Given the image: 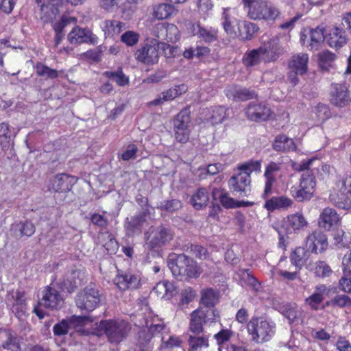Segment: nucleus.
<instances>
[{"instance_id": "nucleus-22", "label": "nucleus", "mask_w": 351, "mask_h": 351, "mask_svg": "<svg viewBox=\"0 0 351 351\" xmlns=\"http://www.w3.org/2000/svg\"><path fill=\"white\" fill-rule=\"evenodd\" d=\"M250 182L251 179L249 176L239 173L230 178L228 184L234 191L239 193L240 196L245 197L250 193Z\"/></svg>"}, {"instance_id": "nucleus-51", "label": "nucleus", "mask_w": 351, "mask_h": 351, "mask_svg": "<svg viewBox=\"0 0 351 351\" xmlns=\"http://www.w3.org/2000/svg\"><path fill=\"white\" fill-rule=\"evenodd\" d=\"M262 59V53L261 48L251 50L243 56V63L246 66H253L257 65Z\"/></svg>"}, {"instance_id": "nucleus-61", "label": "nucleus", "mask_w": 351, "mask_h": 351, "mask_svg": "<svg viewBox=\"0 0 351 351\" xmlns=\"http://www.w3.org/2000/svg\"><path fill=\"white\" fill-rule=\"evenodd\" d=\"M240 276L242 285H248L252 287L255 290L258 289L259 284L258 281L247 270L241 271Z\"/></svg>"}, {"instance_id": "nucleus-45", "label": "nucleus", "mask_w": 351, "mask_h": 351, "mask_svg": "<svg viewBox=\"0 0 351 351\" xmlns=\"http://www.w3.org/2000/svg\"><path fill=\"white\" fill-rule=\"evenodd\" d=\"M0 145L3 149H8L12 145V136L6 123L0 124Z\"/></svg>"}, {"instance_id": "nucleus-62", "label": "nucleus", "mask_w": 351, "mask_h": 351, "mask_svg": "<svg viewBox=\"0 0 351 351\" xmlns=\"http://www.w3.org/2000/svg\"><path fill=\"white\" fill-rule=\"evenodd\" d=\"M140 36L134 31H126L121 36V40L127 46L135 45L139 40Z\"/></svg>"}, {"instance_id": "nucleus-29", "label": "nucleus", "mask_w": 351, "mask_h": 351, "mask_svg": "<svg viewBox=\"0 0 351 351\" xmlns=\"http://www.w3.org/2000/svg\"><path fill=\"white\" fill-rule=\"evenodd\" d=\"M212 195L215 200H219L226 208H238L245 204L244 202H237L230 197L223 189L215 188L212 191Z\"/></svg>"}, {"instance_id": "nucleus-25", "label": "nucleus", "mask_w": 351, "mask_h": 351, "mask_svg": "<svg viewBox=\"0 0 351 351\" xmlns=\"http://www.w3.org/2000/svg\"><path fill=\"white\" fill-rule=\"evenodd\" d=\"M95 35L88 29L75 27L68 34V40L71 44H80L83 43H94Z\"/></svg>"}, {"instance_id": "nucleus-32", "label": "nucleus", "mask_w": 351, "mask_h": 351, "mask_svg": "<svg viewBox=\"0 0 351 351\" xmlns=\"http://www.w3.org/2000/svg\"><path fill=\"white\" fill-rule=\"evenodd\" d=\"M73 178L66 173L55 176L52 182V189L56 192L64 193L71 189Z\"/></svg>"}, {"instance_id": "nucleus-20", "label": "nucleus", "mask_w": 351, "mask_h": 351, "mask_svg": "<svg viewBox=\"0 0 351 351\" xmlns=\"http://www.w3.org/2000/svg\"><path fill=\"white\" fill-rule=\"evenodd\" d=\"M330 102L339 108H343L350 104L351 98L345 85L337 84L333 86L330 93Z\"/></svg>"}, {"instance_id": "nucleus-14", "label": "nucleus", "mask_w": 351, "mask_h": 351, "mask_svg": "<svg viewBox=\"0 0 351 351\" xmlns=\"http://www.w3.org/2000/svg\"><path fill=\"white\" fill-rule=\"evenodd\" d=\"M61 0H43L40 5V18L44 23H53L59 14Z\"/></svg>"}, {"instance_id": "nucleus-16", "label": "nucleus", "mask_w": 351, "mask_h": 351, "mask_svg": "<svg viewBox=\"0 0 351 351\" xmlns=\"http://www.w3.org/2000/svg\"><path fill=\"white\" fill-rule=\"evenodd\" d=\"M141 276L132 272L119 273L114 279V282L119 289H136L141 286Z\"/></svg>"}, {"instance_id": "nucleus-55", "label": "nucleus", "mask_w": 351, "mask_h": 351, "mask_svg": "<svg viewBox=\"0 0 351 351\" xmlns=\"http://www.w3.org/2000/svg\"><path fill=\"white\" fill-rule=\"evenodd\" d=\"M261 168V162L259 161H249L237 167L239 173L243 175H247L250 177L252 172L259 170Z\"/></svg>"}, {"instance_id": "nucleus-4", "label": "nucleus", "mask_w": 351, "mask_h": 351, "mask_svg": "<svg viewBox=\"0 0 351 351\" xmlns=\"http://www.w3.org/2000/svg\"><path fill=\"white\" fill-rule=\"evenodd\" d=\"M99 328L107 337L111 343H119L128 335L130 326L123 320H105L101 321Z\"/></svg>"}, {"instance_id": "nucleus-24", "label": "nucleus", "mask_w": 351, "mask_h": 351, "mask_svg": "<svg viewBox=\"0 0 351 351\" xmlns=\"http://www.w3.org/2000/svg\"><path fill=\"white\" fill-rule=\"evenodd\" d=\"M225 94L229 99L234 101H246L256 97V93L254 91L237 86L227 87Z\"/></svg>"}, {"instance_id": "nucleus-31", "label": "nucleus", "mask_w": 351, "mask_h": 351, "mask_svg": "<svg viewBox=\"0 0 351 351\" xmlns=\"http://www.w3.org/2000/svg\"><path fill=\"white\" fill-rule=\"evenodd\" d=\"M293 204V201L285 196L272 197L267 199L264 207L268 211H274V210L287 209Z\"/></svg>"}, {"instance_id": "nucleus-30", "label": "nucleus", "mask_w": 351, "mask_h": 351, "mask_svg": "<svg viewBox=\"0 0 351 351\" xmlns=\"http://www.w3.org/2000/svg\"><path fill=\"white\" fill-rule=\"evenodd\" d=\"M12 302L10 303L12 311L17 317L24 315L26 312V302L23 292L17 291L15 294L12 295ZM9 302H11L10 298H8Z\"/></svg>"}, {"instance_id": "nucleus-50", "label": "nucleus", "mask_w": 351, "mask_h": 351, "mask_svg": "<svg viewBox=\"0 0 351 351\" xmlns=\"http://www.w3.org/2000/svg\"><path fill=\"white\" fill-rule=\"evenodd\" d=\"M309 37L311 40L310 45L311 49H317L318 45L326 40V37L324 36V29L317 27L315 29H311L309 32Z\"/></svg>"}, {"instance_id": "nucleus-10", "label": "nucleus", "mask_w": 351, "mask_h": 351, "mask_svg": "<svg viewBox=\"0 0 351 351\" xmlns=\"http://www.w3.org/2000/svg\"><path fill=\"white\" fill-rule=\"evenodd\" d=\"M100 301L101 294L99 290L89 286L77 294L76 305L82 310L92 311L99 305Z\"/></svg>"}, {"instance_id": "nucleus-58", "label": "nucleus", "mask_w": 351, "mask_h": 351, "mask_svg": "<svg viewBox=\"0 0 351 351\" xmlns=\"http://www.w3.org/2000/svg\"><path fill=\"white\" fill-rule=\"evenodd\" d=\"M36 70L38 75L46 79H54L58 76V73L56 70L52 69L40 63L36 65Z\"/></svg>"}, {"instance_id": "nucleus-13", "label": "nucleus", "mask_w": 351, "mask_h": 351, "mask_svg": "<svg viewBox=\"0 0 351 351\" xmlns=\"http://www.w3.org/2000/svg\"><path fill=\"white\" fill-rule=\"evenodd\" d=\"M306 247L313 253H321L324 252L328 245L326 234L321 230H314L306 238Z\"/></svg>"}, {"instance_id": "nucleus-19", "label": "nucleus", "mask_w": 351, "mask_h": 351, "mask_svg": "<svg viewBox=\"0 0 351 351\" xmlns=\"http://www.w3.org/2000/svg\"><path fill=\"white\" fill-rule=\"evenodd\" d=\"M282 169L280 162H270L265 167L264 177L265 178L264 191L262 197L266 199L271 193L276 182L275 174Z\"/></svg>"}, {"instance_id": "nucleus-39", "label": "nucleus", "mask_w": 351, "mask_h": 351, "mask_svg": "<svg viewBox=\"0 0 351 351\" xmlns=\"http://www.w3.org/2000/svg\"><path fill=\"white\" fill-rule=\"evenodd\" d=\"M202 308H199L191 313L189 324V329L191 332L199 334L202 331V324L204 323V320L202 317Z\"/></svg>"}, {"instance_id": "nucleus-3", "label": "nucleus", "mask_w": 351, "mask_h": 351, "mask_svg": "<svg viewBox=\"0 0 351 351\" xmlns=\"http://www.w3.org/2000/svg\"><path fill=\"white\" fill-rule=\"evenodd\" d=\"M275 324L263 318L252 317L247 324L252 341L261 343L269 341L275 333Z\"/></svg>"}, {"instance_id": "nucleus-38", "label": "nucleus", "mask_w": 351, "mask_h": 351, "mask_svg": "<svg viewBox=\"0 0 351 351\" xmlns=\"http://www.w3.org/2000/svg\"><path fill=\"white\" fill-rule=\"evenodd\" d=\"M99 242L106 248L108 253L114 254L118 250V243L109 232H101L98 236Z\"/></svg>"}, {"instance_id": "nucleus-63", "label": "nucleus", "mask_w": 351, "mask_h": 351, "mask_svg": "<svg viewBox=\"0 0 351 351\" xmlns=\"http://www.w3.org/2000/svg\"><path fill=\"white\" fill-rule=\"evenodd\" d=\"M300 313V311L295 304H287L285 307L284 315L289 322H294Z\"/></svg>"}, {"instance_id": "nucleus-9", "label": "nucleus", "mask_w": 351, "mask_h": 351, "mask_svg": "<svg viewBox=\"0 0 351 351\" xmlns=\"http://www.w3.org/2000/svg\"><path fill=\"white\" fill-rule=\"evenodd\" d=\"M135 59L145 65H154L158 62V41L156 39L147 40L134 53Z\"/></svg>"}, {"instance_id": "nucleus-27", "label": "nucleus", "mask_w": 351, "mask_h": 351, "mask_svg": "<svg viewBox=\"0 0 351 351\" xmlns=\"http://www.w3.org/2000/svg\"><path fill=\"white\" fill-rule=\"evenodd\" d=\"M339 221V215L332 208L326 207L321 213L318 224L319 226L326 230H329L332 226L336 225Z\"/></svg>"}, {"instance_id": "nucleus-56", "label": "nucleus", "mask_w": 351, "mask_h": 351, "mask_svg": "<svg viewBox=\"0 0 351 351\" xmlns=\"http://www.w3.org/2000/svg\"><path fill=\"white\" fill-rule=\"evenodd\" d=\"M14 228L19 232V236L31 237L35 232L34 224L29 221L20 222L15 225Z\"/></svg>"}, {"instance_id": "nucleus-23", "label": "nucleus", "mask_w": 351, "mask_h": 351, "mask_svg": "<svg viewBox=\"0 0 351 351\" xmlns=\"http://www.w3.org/2000/svg\"><path fill=\"white\" fill-rule=\"evenodd\" d=\"M147 216L146 212H141L130 218H127L125 228L128 234L134 235L141 234L143 224L146 221Z\"/></svg>"}, {"instance_id": "nucleus-12", "label": "nucleus", "mask_w": 351, "mask_h": 351, "mask_svg": "<svg viewBox=\"0 0 351 351\" xmlns=\"http://www.w3.org/2000/svg\"><path fill=\"white\" fill-rule=\"evenodd\" d=\"M283 36L278 34L273 36L267 43L261 46L262 60L265 62H274L284 53L281 38Z\"/></svg>"}, {"instance_id": "nucleus-37", "label": "nucleus", "mask_w": 351, "mask_h": 351, "mask_svg": "<svg viewBox=\"0 0 351 351\" xmlns=\"http://www.w3.org/2000/svg\"><path fill=\"white\" fill-rule=\"evenodd\" d=\"M219 300V293L213 289H206L201 292L200 304L206 308H214Z\"/></svg>"}, {"instance_id": "nucleus-49", "label": "nucleus", "mask_w": 351, "mask_h": 351, "mask_svg": "<svg viewBox=\"0 0 351 351\" xmlns=\"http://www.w3.org/2000/svg\"><path fill=\"white\" fill-rule=\"evenodd\" d=\"M103 75L114 81L120 86H123L129 82L128 77L123 73L122 69L120 68L116 71H105Z\"/></svg>"}, {"instance_id": "nucleus-11", "label": "nucleus", "mask_w": 351, "mask_h": 351, "mask_svg": "<svg viewBox=\"0 0 351 351\" xmlns=\"http://www.w3.org/2000/svg\"><path fill=\"white\" fill-rule=\"evenodd\" d=\"M336 293V288L324 284L316 285L313 293L304 300V304L313 311L321 310L325 298Z\"/></svg>"}, {"instance_id": "nucleus-6", "label": "nucleus", "mask_w": 351, "mask_h": 351, "mask_svg": "<svg viewBox=\"0 0 351 351\" xmlns=\"http://www.w3.org/2000/svg\"><path fill=\"white\" fill-rule=\"evenodd\" d=\"M315 185L314 173L304 172L300 180L299 185L293 186L291 192L296 200L304 202L310 199L313 197Z\"/></svg>"}, {"instance_id": "nucleus-1", "label": "nucleus", "mask_w": 351, "mask_h": 351, "mask_svg": "<svg viewBox=\"0 0 351 351\" xmlns=\"http://www.w3.org/2000/svg\"><path fill=\"white\" fill-rule=\"evenodd\" d=\"M245 8L247 9V16L252 20L274 21L280 16L278 7L265 0H241Z\"/></svg>"}, {"instance_id": "nucleus-59", "label": "nucleus", "mask_w": 351, "mask_h": 351, "mask_svg": "<svg viewBox=\"0 0 351 351\" xmlns=\"http://www.w3.org/2000/svg\"><path fill=\"white\" fill-rule=\"evenodd\" d=\"M336 186L338 190L343 191L351 195V173H346L339 176Z\"/></svg>"}, {"instance_id": "nucleus-34", "label": "nucleus", "mask_w": 351, "mask_h": 351, "mask_svg": "<svg viewBox=\"0 0 351 351\" xmlns=\"http://www.w3.org/2000/svg\"><path fill=\"white\" fill-rule=\"evenodd\" d=\"M334 189L329 195L330 201L339 208L348 210L351 208V201L348 193L343 191Z\"/></svg>"}, {"instance_id": "nucleus-2", "label": "nucleus", "mask_w": 351, "mask_h": 351, "mask_svg": "<svg viewBox=\"0 0 351 351\" xmlns=\"http://www.w3.org/2000/svg\"><path fill=\"white\" fill-rule=\"evenodd\" d=\"M168 267L173 275L179 279L189 280L198 278L202 272L197 263L189 256L180 254L169 259Z\"/></svg>"}, {"instance_id": "nucleus-7", "label": "nucleus", "mask_w": 351, "mask_h": 351, "mask_svg": "<svg viewBox=\"0 0 351 351\" xmlns=\"http://www.w3.org/2000/svg\"><path fill=\"white\" fill-rule=\"evenodd\" d=\"M145 235V245L150 250L164 246L173 239L171 231L163 226L151 227Z\"/></svg>"}, {"instance_id": "nucleus-43", "label": "nucleus", "mask_w": 351, "mask_h": 351, "mask_svg": "<svg viewBox=\"0 0 351 351\" xmlns=\"http://www.w3.org/2000/svg\"><path fill=\"white\" fill-rule=\"evenodd\" d=\"M290 258L294 266L301 269L307 259V251L303 247H297L291 254Z\"/></svg>"}, {"instance_id": "nucleus-64", "label": "nucleus", "mask_w": 351, "mask_h": 351, "mask_svg": "<svg viewBox=\"0 0 351 351\" xmlns=\"http://www.w3.org/2000/svg\"><path fill=\"white\" fill-rule=\"evenodd\" d=\"M182 207V203L178 199H171L164 201L160 203V208L161 210L168 212H174Z\"/></svg>"}, {"instance_id": "nucleus-5", "label": "nucleus", "mask_w": 351, "mask_h": 351, "mask_svg": "<svg viewBox=\"0 0 351 351\" xmlns=\"http://www.w3.org/2000/svg\"><path fill=\"white\" fill-rule=\"evenodd\" d=\"M64 304V299L59 292L54 288L46 287L42 292V298L38 303L34 306L33 313H34L40 319L45 316V313L40 309L43 306L50 310H57L60 308Z\"/></svg>"}, {"instance_id": "nucleus-44", "label": "nucleus", "mask_w": 351, "mask_h": 351, "mask_svg": "<svg viewBox=\"0 0 351 351\" xmlns=\"http://www.w3.org/2000/svg\"><path fill=\"white\" fill-rule=\"evenodd\" d=\"M200 333H195L189 338V343L190 348L193 351H196L202 348H207L208 346V338L206 335Z\"/></svg>"}, {"instance_id": "nucleus-35", "label": "nucleus", "mask_w": 351, "mask_h": 351, "mask_svg": "<svg viewBox=\"0 0 351 351\" xmlns=\"http://www.w3.org/2000/svg\"><path fill=\"white\" fill-rule=\"evenodd\" d=\"M272 147L274 150L283 152L294 151L296 148L293 139L284 134L278 135L275 138Z\"/></svg>"}, {"instance_id": "nucleus-8", "label": "nucleus", "mask_w": 351, "mask_h": 351, "mask_svg": "<svg viewBox=\"0 0 351 351\" xmlns=\"http://www.w3.org/2000/svg\"><path fill=\"white\" fill-rule=\"evenodd\" d=\"M190 114V110L188 108H185L173 119L175 138L180 143H186L189 139Z\"/></svg>"}, {"instance_id": "nucleus-17", "label": "nucleus", "mask_w": 351, "mask_h": 351, "mask_svg": "<svg viewBox=\"0 0 351 351\" xmlns=\"http://www.w3.org/2000/svg\"><path fill=\"white\" fill-rule=\"evenodd\" d=\"M308 221L302 213H296L288 215L282 221V228L287 234L304 230L308 226Z\"/></svg>"}, {"instance_id": "nucleus-33", "label": "nucleus", "mask_w": 351, "mask_h": 351, "mask_svg": "<svg viewBox=\"0 0 351 351\" xmlns=\"http://www.w3.org/2000/svg\"><path fill=\"white\" fill-rule=\"evenodd\" d=\"M193 35L197 36L206 43H210L217 38V32L215 29H206L201 27L199 24H193L191 27Z\"/></svg>"}, {"instance_id": "nucleus-21", "label": "nucleus", "mask_w": 351, "mask_h": 351, "mask_svg": "<svg viewBox=\"0 0 351 351\" xmlns=\"http://www.w3.org/2000/svg\"><path fill=\"white\" fill-rule=\"evenodd\" d=\"M326 41L330 47L339 49L347 44L348 38L343 28L333 27L326 36Z\"/></svg>"}, {"instance_id": "nucleus-40", "label": "nucleus", "mask_w": 351, "mask_h": 351, "mask_svg": "<svg viewBox=\"0 0 351 351\" xmlns=\"http://www.w3.org/2000/svg\"><path fill=\"white\" fill-rule=\"evenodd\" d=\"M239 36L243 40H251L259 31V27L252 22L243 21L239 25Z\"/></svg>"}, {"instance_id": "nucleus-47", "label": "nucleus", "mask_w": 351, "mask_h": 351, "mask_svg": "<svg viewBox=\"0 0 351 351\" xmlns=\"http://www.w3.org/2000/svg\"><path fill=\"white\" fill-rule=\"evenodd\" d=\"M336 55L330 51H324L318 54L319 65L323 70H328L332 66Z\"/></svg>"}, {"instance_id": "nucleus-41", "label": "nucleus", "mask_w": 351, "mask_h": 351, "mask_svg": "<svg viewBox=\"0 0 351 351\" xmlns=\"http://www.w3.org/2000/svg\"><path fill=\"white\" fill-rule=\"evenodd\" d=\"M208 193L205 189H199L191 198V203L196 210H199L206 206L208 202Z\"/></svg>"}, {"instance_id": "nucleus-26", "label": "nucleus", "mask_w": 351, "mask_h": 351, "mask_svg": "<svg viewBox=\"0 0 351 351\" xmlns=\"http://www.w3.org/2000/svg\"><path fill=\"white\" fill-rule=\"evenodd\" d=\"M308 56L307 53H300L293 55L288 63L289 69L298 73L300 75L305 74L308 70Z\"/></svg>"}, {"instance_id": "nucleus-15", "label": "nucleus", "mask_w": 351, "mask_h": 351, "mask_svg": "<svg viewBox=\"0 0 351 351\" xmlns=\"http://www.w3.org/2000/svg\"><path fill=\"white\" fill-rule=\"evenodd\" d=\"M245 114L251 121H266L271 116L270 108L261 103L251 102L245 108Z\"/></svg>"}, {"instance_id": "nucleus-46", "label": "nucleus", "mask_w": 351, "mask_h": 351, "mask_svg": "<svg viewBox=\"0 0 351 351\" xmlns=\"http://www.w3.org/2000/svg\"><path fill=\"white\" fill-rule=\"evenodd\" d=\"M230 9L225 8L222 14L223 27L226 32L230 35H235V26L237 25V19L232 17L229 13Z\"/></svg>"}, {"instance_id": "nucleus-53", "label": "nucleus", "mask_w": 351, "mask_h": 351, "mask_svg": "<svg viewBox=\"0 0 351 351\" xmlns=\"http://www.w3.org/2000/svg\"><path fill=\"white\" fill-rule=\"evenodd\" d=\"M77 20L74 17L63 15L58 21H53L52 26L55 32H64V29L69 25H75Z\"/></svg>"}, {"instance_id": "nucleus-57", "label": "nucleus", "mask_w": 351, "mask_h": 351, "mask_svg": "<svg viewBox=\"0 0 351 351\" xmlns=\"http://www.w3.org/2000/svg\"><path fill=\"white\" fill-rule=\"evenodd\" d=\"M79 273L76 271H73L71 274H67L66 279H64L61 283L62 289L68 293L73 292L77 287V282L74 278Z\"/></svg>"}, {"instance_id": "nucleus-48", "label": "nucleus", "mask_w": 351, "mask_h": 351, "mask_svg": "<svg viewBox=\"0 0 351 351\" xmlns=\"http://www.w3.org/2000/svg\"><path fill=\"white\" fill-rule=\"evenodd\" d=\"M229 110L225 106H219L213 108L210 120L213 124L221 123L229 116Z\"/></svg>"}, {"instance_id": "nucleus-54", "label": "nucleus", "mask_w": 351, "mask_h": 351, "mask_svg": "<svg viewBox=\"0 0 351 351\" xmlns=\"http://www.w3.org/2000/svg\"><path fill=\"white\" fill-rule=\"evenodd\" d=\"M2 347L4 349L10 350L12 351H19L20 350V343L16 335L8 332L6 333V340L3 342Z\"/></svg>"}, {"instance_id": "nucleus-36", "label": "nucleus", "mask_w": 351, "mask_h": 351, "mask_svg": "<svg viewBox=\"0 0 351 351\" xmlns=\"http://www.w3.org/2000/svg\"><path fill=\"white\" fill-rule=\"evenodd\" d=\"M176 288L173 283L169 281H162L156 284L153 289V292L158 297L169 300L175 293Z\"/></svg>"}, {"instance_id": "nucleus-60", "label": "nucleus", "mask_w": 351, "mask_h": 351, "mask_svg": "<svg viewBox=\"0 0 351 351\" xmlns=\"http://www.w3.org/2000/svg\"><path fill=\"white\" fill-rule=\"evenodd\" d=\"M314 270L315 276L320 278L328 277L332 271L330 267L322 261L315 263Z\"/></svg>"}, {"instance_id": "nucleus-28", "label": "nucleus", "mask_w": 351, "mask_h": 351, "mask_svg": "<svg viewBox=\"0 0 351 351\" xmlns=\"http://www.w3.org/2000/svg\"><path fill=\"white\" fill-rule=\"evenodd\" d=\"M186 90L187 86L184 84L175 86L161 93L157 99L152 101V104L154 106H157L163 103L164 101L174 99L177 97L181 95L182 93H184Z\"/></svg>"}, {"instance_id": "nucleus-42", "label": "nucleus", "mask_w": 351, "mask_h": 351, "mask_svg": "<svg viewBox=\"0 0 351 351\" xmlns=\"http://www.w3.org/2000/svg\"><path fill=\"white\" fill-rule=\"evenodd\" d=\"M176 12V10L173 5L168 3H160L154 8V16L158 20H162L167 19Z\"/></svg>"}, {"instance_id": "nucleus-52", "label": "nucleus", "mask_w": 351, "mask_h": 351, "mask_svg": "<svg viewBox=\"0 0 351 351\" xmlns=\"http://www.w3.org/2000/svg\"><path fill=\"white\" fill-rule=\"evenodd\" d=\"M124 24L118 21H106L104 26L105 35L112 37L114 35L119 34Z\"/></svg>"}, {"instance_id": "nucleus-18", "label": "nucleus", "mask_w": 351, "mask_h": 351, "mask_svg": "<svg viewBox=\"0 0 351 351\" xmlns=\"http://www.w3.org/2000/svg\"><path fill=\"white\" fill-rule=\"evenodd\" d=\"M154 35L159 40L176 42L179 39V31L173 24H157L153 29Z\"/></svg>"}]
</instances>
